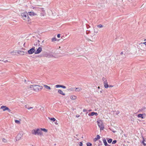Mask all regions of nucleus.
<instances>
[{"label":"nucleus","mask_w":146,"mask_h":146,"mask_svg":"<svg viewBox=\"0 0 146 146\" xmlns=\"http://www.w3.org/2000/svg\"><path fill=\"white\" fill-rule=\"evenodd\" d=\"M21 15L22 18L27 22H29L31 21V19L28 16V15L27 13H21Z\"/></svg>","instance_id":"1"},{"label":"nucleus","mask_w":146,"mask_h":146,"mask_svg":"<svg viewBox=\"0 0 146 146\" xmlns=\"http://www.w3.org/2000/svg\"><path fill=\"white\" fill-rule=\"evenodd\" d=\"M32 133L34 135H37L42 136V132L40 129H33L32 131Z\"/></svg>","instance_id":"2"},{"label":"nucleus","mask_w":146,"mask_h":146,"mask_svg":"<svg viewBox=\"0 0 146 146\" xmlns=\"http://www.w3.org/2000/svg\"><path fill=\"white\" fill-rule=\"evenodd\" d=\"M39 87H42V86L36 85H31L30 86V88L36 92L38 91Z\"/></svg>","instance_id":"3"},{"label":"nucleus","mask_w":146,"mask_h":146,"mask_svg":"<svg viewBox=\"0 0 146 146\" xmlns=\"http://www.w3.org/2000/svg\"><path fill=\"white\" fill-rule=\"evenodd\" d=\"M98 125L100 128V130H103L104 128V126L103 124V122L101 120L97 121Z\"/></svg>","instance_id":"4"},{"label":"nucleus","mask_w":146,"mask_h":146,"mask_svg":"<svg viewBox=\"0 0 146 146\" xmlns=\"http://www.w3.org/2000/svg\"><path fill=\"white\" fill-rule=\"evenodd\" d=\"M1 109H3V111L7 110L9 112H10L11 111V110L5 106H2L1 107Z\"/></svg>","instance_id":"5"},{"label":"nucleus","mask_w":146,"mask_h":146,"mask_svg":"<svg viewBox=\"0 0 146 146\" xmlns=\"http://www.w3.org/2000/svg\"><path fill=\"white\" fill-rule=\"evenodd\" d=\"M35 47H33L32 48L30 49L29 50H28V52L29 54H32L33 53L35 52Z\"/></svg>","instance_id":"6"},{"label":"nucleus","mask_w":146,"mask_h":146,"mask_svg":"<svg viewBox=\"0 0 146 146\" xmlns=\"http://www.w3.org/2000/svg\"><path fill=\"white\" fill-rule=\"evenodd\" d=\"M42 50V48L40 47H39L37 49L36 51L35 50V54H38L40 53Z\"/></svg>","instance_id":"7"},{"label":"nucleus","mask_w":146,"mask_h":146,"mask_svg":"<svg viewBox=\"0 0 146 146\" xmlns=\"http://www.w3.org/2000/svg\"><path fill=\"white\" fill-rule=\"evenodd\" d=\"M22 137V135L20 133L15 138L16 140L17 141L21 139Z\"/></svg>","instance_id":"8"},{"label":"nucleus","mask_w":146,"mask_h":146,"mask_svg":"<svg viewBox=\"0 0 146 146\" xmlns=\"http://www.w3.org/2000/svg\"><path fill=\"white\" fill-rule=\"evenodd\" d=\"M104 87L105 88H107L109 87V85L108 84L107 80L104 81Z\"/></svg>","instance_id":"9"},{"label":"nucleus","mask_w":146,"mask_h":146,"mask_svg":"<svg viewBox=\"0 0 146 146\" xmlns=\"http://www.w3.org/2000/svg\"><path fill=\"white\" fill-rule=\"evenodd\" d=\"M17 54H20L21 55H23L25 54V52L22 50H18L17 52Z\"/></svg>","instance_id":"10"},{"label":"nucleus","mask_w":146,"mask_h":146,"mask_svg":"<svg viewBox=\"0 0 146 146\" xmlns=\"http://www.w3.org/2000/svg\"><path fill=\"white\" fill-rule=\"evenodd\" d=\"M58 93L61 94L63 96H64L65 95V94L61 90H58Z\"/></svg>","instance_id":"11"},{"label":"nucleus","mask_w":146,"mask_h":146,"mask_svg":"<svg viewBox=\"0 0 146 146\" xmlns=\"http://www.w3.org/2000/svg\"><path fill=\"white\" fill-rule=\"evenodd\" d=\"M28 14L31 16H35L36 14L33 12H29L28 13Z\"/></svg>","instance_id":"12"},{"label":"nucleus","mask_w":146,"mask_h":146,"mask_svg":"<svg viewBox=\"0 0 146 146\" xmlns=\"http://www.w3.org/2000/svg\"><path fill=\"white\" fill-rule=\"evenodd\" d=\"M10 54L12 55L17 54V52L16 50H13L10 52Z\"/></svg>","instance_id":"13"},{"label":"nucleus","mask_w":146,"mask_h":146,"mask_svg":"<svg viewBox=\"0 0 146 146\" xmlns=\"http://www.w3.org/2000/svg\"><path fill=\"white\" fill-rule=\"evenodd\" d=\"M25 107L26 108L29 110L30 109H33V107H30L29 105H26Z\"/></svg>","instance_id":"14"},{"label":"nucleus","mask_w":146,"mask_h":146,"mask_svg":"<svg viewBox=\"0 0 146 146\" xmlns=\"http://www.w3.org/2000/svg\"><path fill=\"white\" fill-rule=\"evenodd\" d=\"M43 86L45 87V88L47 90H50L51 89L50 87L47 85H46L45 84H44L43 85Z\"/></svg>","instance_id":"15"},{"label":"nucleus","mask_w":146,"mask_h":146,"mask_svg":"<svg viewBox=\"0 0 146 146\" xmlns=\"http://www.w3.org/2000/svg\"><path fill=\"white\" fill-rule=\"evenodd\" d=\"M21 121V120L20 119L19 120H15V123L18 124H21L20 121Z\"/></svg>","instance_id":"16"},{"label":"nucleus","mask_w":146,"mask_h":146,"mask_svg":"<svg viewBox=\"0 0 146 146\" xmlns=\"http://www.w3.org/2000/svg\"><path fill=\"white\" fill-rule=\"evenodd\" d=\"M82 90L81 88H76L75 91L76 92H79Z\"/></svg>","instance_id":"17"},{"label":"nucleus","mask_w":146,"mask_h":146,"mask_svg":"<svg viewBox=\"0 0 146 146\" xmlns=\"http://www.w3.org/2000/svg\"><path fill=\"white\" fill-rule=\"evenodd\" d=\"M140 44L142 46H145L146 47V42H141Z\"/></svg>","instance_id":"18"},{"label":"nucleus","mask_w":146,"mask_h":146,"mask_svg":"<svg viewBox=\"0 0 146 146\" xmlns=\"http://www.w3.org/2000/svg\"><path fill=\"white\" fill-rule=\"evenodd\" d=\"M103 141L104 143V145L106 146L107 145H108V143H107V142H106V140L105 139H104L103 140Z\"/></svg>","instance_id":"19"},{"label":"nucleus","mask_w":146,"mask_h":146,"mask_svg":"<svg viewBox=\"0 0 146 146\" xmlns=\"http://www.w3.org/2000/svg\"><path fill=\"white\" fill-rule=\"evenodd\" d=\"M48 119L51 120V121H55L56 119L54 118H50V117H48Z\"/></svg>","instance_id":"20"},{"label":"nucleus","mask_w":146,"mask_h":146,"mask_svg":"<svg viewBox=\"0 0 146 146\" xmlns=\"http://www.w3.org/2000/svg\"><path fill=\"white\" fill-rule=\"evenodd\" d=\"M70 98L71 99H72V100H74L75 99H76V96H71Z\"/></svg>","instance_id":"21"},{"label":"nucleus","mask_w":146,"mask_h":146,"mask_svg":"<svg viewBox=\"0 0 146 146\" xmlns=\"http://www.w3.org/2000/svg\"><path fill=\"white\" fill-rule=\"evenodd\" d=\"M100 138V136L99 135H97L96 138L94 139L95 141H97Z\"/></svg>","instance_id":"22"},{"label":"nucleus","mask_w":146,"mask_h":146,"mask_svg":"<svg viewBox=\"0 0 146 146\" xmlns=\"http://www.w3.org/2000/svg\"><path fill=\"white\" fill-rule=\"evenodd\" d=\"M142 143L144 145L146 146V139L144 140L143 141H142Z\"/></svg>","instance_id":"23"},{"label":"nucleus","mask_w":146,"mask_h":146,"mask_svg":"<svg viewBox=\"0 0 146 146\" xmlns=\"http://www.w3.org/2000/svg\"><path fill=\"white\" fill-rule=\"evenodd\" d=\"M40 129H41V131H44V132H46L47 131V130L45 129L41 128Z\"/></svg>","instance_id":"24"},{"label":"nucleus","mask_w":146,"mask_h":146,"mask_svg":"<svg viewBox=\"0 0 146 146\" xmlns=\"http://www.w3.org/2000/svg\"><path fill=\"white\" fill-rule=\"evenodd\" d=\"M138 117H141V118H143V115L142 114H139L138 115Z\"/></svg>","instance_id":"25"},{"label":"nucleus","mask_w":146,"mask_h":146,"mask_svg":"<svg viewBox=\"0 0 146 146\" xmlns=\"http://www.w3.org/2000/svg\"><path fill=\"white\" fill-rule=\"evenodd\" d=\"M56 38L55 37H54L51 39V41L52 42H54L56 41Z\"/></svg>","instance_id":"26"},{"label":"nucleus","mask_w":146,"mask_h":146,"mask_svg":"<svg viewBox=\"0 0 146 146\" xmlns=\"http://www.w3.org/2000/svg\"><path fill=\"white\" fill-rule=\"evenodd\" d=\"M45 15V13L44 12H43V13H40V16H44Z\"/></svg>","instance_id":"27"},{"label":"nucleus","mask_w":146,"mask_h":146,"mask_svg":"<svg viewBox=\"0 0 146 146\" xmlns=\"http://www.w3.org/2000/svg\"><path fill=\"white\" fill-rule=\"evenodd\" d=\"M61 85H59V84H57L55 86V87L56 88H60V87L61 88Z\"/></svg>","instance_id":"28"},{"label":"nucleus","mask_w":146,"mask_h":146,"mask_svg":"<svg viewBox=\"0 0 146 146\" xmlns=\"http://www.w3.org/2000/svg\"><path fill=\"white\" fill-rule=\"evenodd\" d=\"M2 141L4 143L7 142V140L5 138H3L2 139Z\"/></svg>","instance_id":"29"},{"label":"nucleus","mask_w":146,"mask_h":146,"mask_svg":"<svg viewBox=\"0 0 146 146\" xmlns=\"http://www.w3.org/2000/svg\"><path fill=\"white\" fill-rule=\"evenodd\" d=\"M112 141V139H110L108 140V143H110Z\"/></svg>","instance_id":"30"},{"label":"nucleus","mask_w":146,"mask_h":146,"mask_svg":"<svg viewBox=\"0 0 146 146\" xmlns=\"http://www.w3.org/2000/svg\"><path fill=\"white\" fill-rule=\"evenodd\" d=\"M92 145V144L91 143H87V146H90L91 145Z\"/></svg>","instance_id":"31"},{"label":"nucleus","mask_w":146,"mask_h":146,"mask_svg":"<svg viewBox=\"0 0 146 146\" xmlns=\"http://www.w3.org/2000/svg\"><path fill=\"white\" fill-rule=\"evenodd\" d=\"M97 27L99 28H102L103 27V26L101 24H100V25H98L97 26Z\"/></svg>","instance_id":"32"},{"label":"nucleus","mask_w":146,"mask_h":146,"mask_svg":"<svg viewBox=\"0 0 146 146\" xmlns=\"http://www.w3.org/2000/svg\"><path fill=\"white\" fill-rule=\"evenodd\" d=\"M95 113V112H92L90 113V115L91 116H93L94 115V114Z\"/></svg>","instance_id":"33"},{"label":"nucleus","mask_w":146,"mask_h":146,"mask_svg":"<svg viewBox=\"0 0 146 146\" xmlns=\"http://www.w3.org/2000/svg\"><path fill=\"white\" fill-rule=\"evenodd\" d=\"M120 113V112L119 111H116V115H118Z\"/></svg>","instance_id":"34"},{"label":"nucleus","mask_w":146,"mask_h":146,"mask_svg":"<svg viewBox=\"0 0 146 146\" xmlns=\"http://www.w3.org/2000/svg\"><path fill=\"white\" fill-rule=\"evenodd\" d=\"M117 142V141L115 140H114L112 142V144H114L115 143Z\"/></svg>","instance_id":"35"},{"label":"nucleus","mask_w":146,"mask_h":146,"mask_svg":"<svg viewBox=\"0 0 146 146\" xmlns=\"http://www.w3.org/2000/svg\"><path fill=\"white\" fill-rule=\"evenodd\" d=\"M61 88H62L64 89H65L66 88V87L65 86L63 85H61Z\"/></svg>","instance_id":"36"},{"label":"nucleus","mask_w":146,"mask_h":146,"mask_svg":"<svg viewBox=\"0 0 146 146\" xmlns=\"http://www.w3.org/2000/svg\"><path fill=\"white\" fill-rule=\"evenodd\" d=\"M40 110L41 111L44 110V108L42 107H41V108H40Z\"/></svg>","instance_id":"37"},{"label":"nucleus","mask_w":146,"mask_h":146,"mask_svg":"<svg viewBox=\"0 0 146 146\" xmlns=\"http://www.w3.org/2000/svg\"><path fill=\"white\" fill-rule=\"evenodd\" d=\"M87 40H88V41H92V42H94V41L92 40H91V39H89V38H88L87 39Z\"/></svg>","instance_id":"38"},{"label":"nucleus","mask_w":146,"mask_h":146,"mask_svg":"<svg viewBox=\"0 0 146 146\" xmlns=\"http://www.w3.org/2000/svg\"><path fill=\"white\" fill-rule=\"evenodd\" d=\"M102 80L104 81H105L106 80H107L105 78L103 77L102 78Z\"/></svg>","instance_id":"39"},{"label":"nucleus","mask_w":146,"mask_h":146,"mask_svg":"<svg viewBox=\"0 0 146 146\" xmlns=\"http://www.w3.org/2000/svg\"><path fill=\"white\" fill-rule=\"evenodd\" d=\"M60 34H58L57 35V36L58 38H60Z\"/></svg>","instance_id":"40"},{"label":"nucleus","mask_w":146,"mask_h":146,"mask_svg":"<svg viewBox=\"0 0 146 146\" xmlns=\"http://www.w3.org/2000/svg\"><path fill=\"white\" fill-rule=\"evenodd\" d=\"M80 146H82V142H80Z\"/></svg>","instance_id":"41"},{"label":"nucleus","mask_w":146,"mask_h":146,"mask_svg":"<svg viewBox=\"0 0 146 146\" xmlns=\"http://www.w3.org/2000/svg\"><path fill=\"white\" fill-rule=\"evenodd\" d=\"M113 85H109V87H113Z\"/></svg>","instance_id":"42"},{"label":"nucleus","mask_w":146,"mask_h":146,"mask_svg":"<svg viewBox=\"0 0 146 146\" xmlns=\"http://www.w3.org/2000/svg\"><path fill=\"white\" fill-rule=\"evenodd\" d=\"M87 110L86 109H84L83 110V112H86L87 111Z\"/></svg>","instance_id":"43"},{"label":"nucleus","mask_w":146,"mask_h":146,"mask_svg":"<svg viewBox=\"0 0 146 146\" xmlns=\"http://www.w3.org/2000/svg\"><path fill=\"white\" fill-rule=\"evenodd\" d=\"M79 115H76V117H79Z\"/></svg>","instance_id":"44"},{"label":"nucleus","mask_w":146,"mask_h":146,"mask_svg":"<svg viewBox=\"0 0 146 146\" xmlns=\"http://www.w3.org/2000/svg\"><path fill=\"white\" fill-rule=\"evenodd\" d=\"M4 62H8V61L7 60H6L5 61H3Z\"/></svg>","instance_id":"45"},{"label":"nucleus","mask_w":146,"mask_h":146,"mask_svg":"<svg viewBox=\"0 0 146 146\" xmlns=\"http://www.w3.org/2000/svg\"><path fill=\"white\" fill-rule=\"evenodd\" d=\"M94 115H96V116L98 115V113H97L95 112V113L94 114Z\"/></svg>","instance_id":"46"},{"label":"nucleus","mask_w":146,"mask_h":146,"mask_svg":"<svg viewBox=\"0 0 146 146\" xmlns=\"http://www.w3.org/2000/svg\"><path fill=\"white\" fill-rule=\"evenodd\" d=\"M123 52H121V53H120V54L121 55H122L123 54Z\"/></svg>","instance_id":"47"},{"label":"nucleus","mask_w":146,"mask_h":146,"mask_svg":"<svg viewBox=\"0 0 146 146\" xmlns=\"http://www.w3.org/2000/svg\"><path fill=\"white\" fill-rule=\"evenodd\" d=\"M55 123L57 125L58 124V123L57 122H55Z\"/></svg>","instance_id":"48"},{"label":"nucleus","mask_w":146,"mask_h":146,"mask_svg":"<svg viewBox=\"0 0 146 146\" xmlns=\"http://www.w3.org/2000/svg\"><path fill=\"white\" fill-rule=\"evenodd\" d=\"M88 115H89V116H91L90 115V113H88Z\"/></svg>","instance_id":"49"},{"label":"nucleus","mask_w":146,"mask_h":146,"mask_svg":"<svg viewBox=\"0 0 146 146\" xmlns=\"http://www.w3.org/2000/svg\"><path fill=\"white\" fill-rule=\"evenodd\" d=\"M143 50H146V49H145H145H143Z\"/></svg>","instance_id":"50"},{"label":"nucleus","mask_w":146,"mask_h":146,"mask_svg":"<svg viewBox=\"0 0 146 146\" xmlns=\"http://www.w3.org/2000/svg\"><path fill=\"white\" fill-rule=\"evenodd\" d=\"M100 92L101 93H102V90H101V91H100Z\"/></svg>","instance_id":"51"},{"label":"nucleus","mask_w":146,"mask_h":146,"mask_svg":"<svg viewBox=\"0 0 146 146\" xmlns=\"http://www.w3.org/2000/svg\"><path fill=\"white\" fill-rule=\"evenodd\" d=\"M98 89H100V86H98Z\"/></svg>","instance_id":"52"},{"label":"nucleus","mask_w":146,"mask_h":146,"mask_svg":"<svg viewBox=\"0 0 146 146\" xmlns=\"http://www.w3.org/2000/svg\"><path fill=\"white\" fill-rule=\"evenodd\" d=\"M89 111H92V110H90Z\"/></svg>","instance_id":"53"},{"label":"nucleus","mask_w":146,"mask_h":146,"mask_svg":"<svg viewBox=\"0 0 146 146\" xmlns=\"http://www.w3.org/2000/svg\"><path fill=\"white\" fill-rule=\"evenodd\" d=\"M44 42V40H43L42 41V42L43 43Z\"/></svg>","instance_id":"54"},{"label":"nucleus","mask_w":146,"mask_h":146,"mask_svg":"<svg viewBox=\"0 0 146 146\" xmlns=\"http://www.w3.org/2000/svg\"><path fill=\"white\" fill-rule=\"evenodd\" d=\"M110 146V145H107V146Z\"/></svg>","instance_id":"55"},{"label":"nucleus","mask_w":146,"mask_h":146,"mask_svg":"<svg viewBox=\"0 0 146 146\" xmlns=\"http://www.w3.org/2000/svg\"><path fill=\"white\" fill-rule=\"evenodd\" d=\"M38 42H39L40 41H39V40H38Z\"/></svg>","instance_id":"56"},{"label":"nucleus","mask_w":146,"mask_h":146,"mask_svg":"<svg viewBox=\"0 0 146 146\" xmlns=\"http://www.w3.org/2000/svg\"><path fill=\"white\" fill-rule=\"evenodd\" d=\"M144 40V41H146V39H145Z\"/></svg>","instance_id":"57"},{"label":"nucleus","mask_w":146,"mask_h":146,"mask_svg":"<svg viewBox=\"0 0 146 146\" xmlns=\"http://www.w3.org/2000/svg\"><path fill=\"white\" fill-rule=\"evenodd\" d=\"M113 132L114 133H115V131H113Z\"/></svg>","instance_id":"58"},{"label":"nucleus","mask_w":146,"mask_h":146,"mask_svg":"<svg viewBox=\"0 0 146 146\" xmlns=\"http://www.w3.org/2000/svg\"><path fill=\"white\" fill-rule=\"evenodd\" d=\"M88 113V112H86V114H87Z\"/></svg>","instance_id":"59"},{"label":"nucleus","mask_w":146,"mask_h":146,"mask_svg":"<svg viewBox=\"0 0 146 146\" xmlns=\"http://www.w3.org/2000/svg\"><path fill=\"white\" fill-rule=\"evenodd\" d=\"M60 48V46H59V48Z\"/></svg>","instance_id":"60"},{"label":"nucleus","mask_w":146,"mask_h":146,"mask_svg":"<svg viewBox=\"0 0 146 146\" xmlns=\"http://www.w3.org/2000/svg\"><path fill=\"white\" fill-rule=\"evenodd\" d=\"M141 50H142V48H141Z\"/></svg>","instance_id":"61"},{"label":"nucleus","mask_w":146,"mask_h":146,"mask_svg":"<svg viewBox=\"0 0 146 146\" xmlns=\"http://www.w3.org/2000/svg\"><path fill=\"white\" fill-rule=\"evenodd\" d=\"M25 81H26V80H25Z\"/></svg>","instance_id":"62"},{"label":"nucleus","mask_w":146,"mask_h":146,"mask_svg":"<svg viewBox=\"0 0 146 146\" xmlns=\"http://www.w3.org/2000/svg\"><path fill=\"white\" fill-rule=\"evenodd\" d=\"M42 11H44L43 10H42ZM43 12H44V11H43Z\"/></svg>","instance_id":"63"},{"label":"nucleus","mask_w":146,"mask_h":146,"mask_svg":"<svg viewBox=\"0 0 146 146\" xmlns=\"http://www.w3.org/2000/svg\"><path fill=\"white\" fill-rule=\"evenodd\" d=\"M42 11H44L43 10H42ZM43 12H44V11H43Z\"/></svg>","instance_id":"64"}]
</instances>
